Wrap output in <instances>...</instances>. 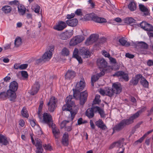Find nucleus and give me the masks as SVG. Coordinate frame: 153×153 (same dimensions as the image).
Wrapping results in <instances>:
<instances>
[{"instance_id":"obj_1","label":"nucleus","mask_w":153,"mask_h":153,"mask_svg":"<svg viewBox=\"0 0 153 153\" xmlns=\"http://www.w3.org/2000/svg\"><path fill=\"white\" fill-rule=\"evenodd\" d=\"M85 86V82L84 80H80L76 84L75 88L73 89L74 94L73 97L76 100L78 98L79 100V103L80 105H83L86 101L88 96L87 92L85 91L82 92V91Z\"/></svg>"},{"instance_id":"obj_2","label":"nucleus","mask_w":153,"mask_h":153,"mask_svg":"<svg viewBox=\"0 0 153 153\" xmlns=\"http://www.w3.org/2000/svg\"><path fill=\"white\" fill-rule=\"evenodd\" d=\"M73 97L72 95H69L65 99L66 104L62 107L63 111H69L71 114V119L72 120L75 115L77 113L78 109V107L75 105V103L72 100Z\"/></svg>"},{"instance_id":"obj_3","label":"nucleus","mask_w":153,"mask_h":153,"mask_svg":"<svg viewBox=\"0 0 153 153\" xmlns=\"http://www.w3.org/2000/svg\"><path fill=\"white\" fill-rule=\"evenodd\" d=\"M140 115L137 111L128 119L122 120L119 123L114 126L113 128V131H120L123 129L126 126L129 125L133 123L134 120L138 117Z\"/></svg>"},{"instance_id":"obj_4","label":"nucleus","mask_w":153,"mask_h":153,"mask_svg":"<svg viewBox=\"0 0 153 153\" xmlns=\"http://www.w3.org/2000/svg\"><path fill=\"white\" fill-rule=\"evenodd\" d=\"M54 47L53 45L48 47L45 53L43 55L41 59H39V63L43 61L45 62L49 60L52 57V52L54 50Z\"/></svg>"},{"instance_id":"obj_5","label":"nucleus","mask_w":153,"mask_h":153,"mask_svg":"<svg viewBox=\"0 0 153 153\" xmlns=\"http://www.w3.org/2000/svg\"><path fill=\"white\" fill-rule=\"evenodd\" d=\"M86 17H88V20L91 19L93 21L99 23L106 22L107 21L104 18L99 17L96 14L93 13L87 14Z\"/></svg>"},{"instance_id":"obj_6","label":"nucleus","mask_w":153,"mask_h":153,"mask_svg":"<svg viewBox=\"0 0 153 153\" xmlns=\"http://www.w3.org/2000/svg\"><path fill=\"white\" fill-rule=\"evenodd\" d=\"M84 37L81 35H77L72 38L69 42L70 45L74 46L81 42L84 39Z\"/></svg>"},{"instance_id":"obj_7","label":"nucleus","mask_w":153,"mask_h":153,"mask_svg":"<svg viewBox=\"0 0 153 153\" xmlns=\"http://www.w3.org/2000/svg\"><path fill=\"white\" fill-rule=\"evenodd\" d=\"M100 93L102 95H105L110 97H112L114 94V91L112 88L108 87L105 88L104 89H100Z\"/></svg>"},{"instance_id":"obj_8","label":"nucleus","mask_w":153,"mask_h":153,"mask_svg":"<svg viewBox=\"0 0 153 153\" xmlns=\"http://www.w3.org/2000/svg\"><path fill=\"white\" fill-rule=\"evenodd\" d=\"M133 44L135 48L138 51H141L142 49H147L148 47V44L142 41H137L133 43Z\"/></svg>"},{"instance_id":"obj_9","label":"nucleus","mask_w":153,"mask_h":153,"mask_svg":"<svg viewBox=\"0 0 153 153\" xmlns=\"http://www.w3.org/2000/svg\"><path fill=\"white\" fill-rule=\"evenodd\" d=\"M57 102V100L54 97H52L50 99L49 101L48 104L49 111L53 112L54 111Z\"/></svg>"},{"instance_id":"obj_10","label":"nucleus","mask_w":153,"mask_h":153,"mask_svg":"<svg viewBox=\"0 0 153 153\" xmlns=\"http://www.w3.org/2000/svg\"><path fill=\"white\" fill-rule=\"evenodd\" d=\"M73 34V31L72 30H67L61 33L60 37L62 40H67L70 38Z\"/></svg>"},{"instance_id":"obj_11","label":"nucleus","mask_w":153,"mask_h":153,"mask_svg":"<svg viewBox=\"0 0 153 153\" xmlns=\"http://www.w3.org/2000/svg\"><path fill=\"white\" fill-rule=\"evenodd\" d=\"M79 54L84 58H88L91 56V52L85 47H82L79 49Z\"/></svg>"},{"instance_id":"obj_12","label":"nucleus","mask_w":153,"mask_h":153,"mask_svg":"<svg viewBox=\"0 0 153 153\" xmlns=\"http://www.w3.org/2000/svg\"><path fill=\"white\" fill-rule=\"evenodd\" d=\"M99 38V35L97 34H93L87 39L85 43L87 45H90L95 42Z\"/></svg>"},{"instance_id":"obj_13","label":"nucleus","mask_w":153,"mask_h":153,"mask_svg":"<svg viewBox=\"0 0 153 153\" xmlns=\"http://www.w3.org/2000/svg\"><path fill=\"white\" fill-rule=\"evenodd\" d=\"M7 91V98H8L11 101L13 102H15L17 97L16 92L10 89L8 90Z\"/></svg>"},{"instance_id":"obj_14","label":"nucleus","mask_w":153,"mask_h":153,"mask_svg":"<svg viewBox=\"0 0 153 153\" xmlns=\"http://www.w3.org/2000/svg\"><path fill=\"white\" fill-rule=\"evenodd\" d=\"M113 76L121 77L126 82L128 81L129 80L128 74L123 71H118L117 72L113 75Z\"/></svg>"},{"instance_id":"obj_15","label":"nucleus","mask_w":153,"mask_h":153,"mask_svg":"<svg viewBox=\"0 0 153 153\" xmlns=\"http://www.w3.org/2000/svg\"><path fill=\"white\" fill-rule=\"evenodd\" d=\"M66 26V23L64 22L60 21L57 24L54 26L53 28L58 31H61L64 29Z\"/></svg>"},{"instance_id":"obj_16","label":"nucleus","mask_w":153,"mask_h":153,"mask_svg":"<svg viewBox=\"0 0 153 153\" xmlns=\"http://www.w3.org/2000/svg\"><path fill=\"white\" fill-rule=\"evenodd\" d=\"M112 88L114 91V94H119L122 90L121 85L118 82L114 83L112 85Z\"/></svg>"},{"instance_id":"obj_17","label":"nucleus","mask_w":153,"mask_h":153,"mask_svg":"<svg viewBox=\"0 0 153 153\" xmlns=\"http://www.w3.org/2000/svg\"><path fill=\"white\" fill-rule=\"evenodd\" d=\"M95 108V107H93L87 110L85 114L89 118H91L94 116V113L96 112V111L94 110Z\"/></svg>"},{"instance_id":"obj_18","label":"nucleus","mask_w":153,"mask_h":153,"mask_svg":"<svg viewBox=\"0 0 153 153\" xmlns=\"http://www.w3.org/2000/svg\"><path fill=\"white\" fill-rule=\"evenodd\" d=\"M124 141V139H122L117 142L113 143L110 146L109 148L112 149L115 147H119L120 148L122 147L123 148H124L123 147Z\"/></svg>"},{"instance_id":"obj_19","label":"nucleus","mask_w":153,"mask_h":153,"mask_svg":"<svg viewBox=\"0 0 153 153\" xmlns=\"http://www.w3.org/2000/svg\"><path fill=\"white\" fill-rule=\"evenodd\" d=\"M97 63L100 68H105L107 66V62L103 58H100L97 59Z\"/></svg>"},{"instance_id":"obj_20","label":"nucleus","mask_w":153,"mask_h":153,"mask_svg":"<svg viewBox=\"0 0 153 153\" xmlns=\"http://www.w3.org/2000/svg\"><path fill=\"white\" fill-rule=\"evenodd\" d=\"M75 76V72L72 70H68L65 75L66 79H73Z\"/></svg>"},{"instance_id":"obj_21","label":"nucleus","mask_w":153,"mask_h":153,"mask_svg":"<svg viewBox=\"0 0 153 153\" xmlns=\"http://www.w3.org/2000/svg\"><path fill=\"white\" fill-rule=\"evenodd\" d=\"M18 88V85L17 82L15 81H13L10 83L9 89L16 92L17 91Z\"/></svg>"},{"instance_id":"obj_22","label":"nucleus","mask_w":153,"mask_h":153,"mask_svg":"<svg viewBox=\"0 0 153 153\" xmlns=\"http://www.w3.org/2000/svg\"><path fill=\"white\" fill-rule=\"evenodd\" d=\"M0 143L2 145L6 146L9 143V140L5 136L0 134Z\"/></svg>"},{"instance_id":"obj_23","label":"nucleus","mask_w":153,"mask_h":153,"mask_svg":"<svg viewBox=\"0 0 153 153\" xmlns=\"http://www.w3.org/2000/svg\"><path fill=\"white\" fill-rule=\"evenodd\" d=\"M95 124L98 128L102 130H105L107 128L106 126L101 119H100L97 121L95 123Z\"/></svg>"},{"instance_id":"obj_24","label":"nucleus","mask_w":153,"mask_h":153,"mask_svg":"<svg viewBox=\"0 0 153 153\" xmlns=\"http://www.w3.org/2000/svg\"><path fill=\"white\" fill-rule=\"evenodd\" d=\"M78 22V20L76 19H69L66 21V24L72 27H74L76 25Z\"/></svg>"},{"instance_id":"obj_25","label":"nucleus","mask_w":153,"mask_h":153,"mask_svg":"<svg viewBox=\"0 0 153 153\" xmlns=\"http://www.w3.org/2000/svg\"><path fill=\"white\" fill-rule=\"evenodd\" d=\"M62 143L65 146H67L68 143V134L65 132L63 136Z\"/></svg>"},{"instance_id":"obj_26","label":"nucleus","mask_w":153,"mask_h":153,"mask_svg":"<svg viewBox=\"0 0 153 153\" xmlns=\"http://www.w3.org/2000/svg\"><path fill=\"white\" fill-rule=\"evenodd\" d=\"M43 121L46 123H49L51 122V116L48 114L46 113H44L43 115Z\"/></svg>"},{"instance_id":"obj_27","label":"nucleus","mask_w":153,"mask_h":153,"mask_svg":"<svg viewBox=\"0 0 153 153\" xmlns=\"http://www.w3.org/2000/svg\"><path fill=\"white\" fill-rule=\"evenodd\" d=\"M139 7L140 10L144 13V15L146 16L149 15V10L143 5L142 4H139Z\"/></svg>"},{"instance_id":"obj_28","label":"nucleus","mask_w":153,"mask_h":153,"mask_svg":"<svg viewBox=\"0 0 153 153\" xmlns=\"http://www.w3.org/2000/svg\"><path fill=\"white\" fill-rule=\"evenodd\" d=\"M104 74V72L102 71L100 73L97 74V75H93L91 76V81L93 82H95L99 79L100 77L103 75Z\"/></svg>"},{"instance_id":"obj_29","label":"nucleus","mask_w":153,"mask_h":153,"mask_svg":"<svg viewBox=\"0 0 153 153\" xmlns=\"http://www.w3.org/2000/svg\"><path fill=\"white\" fill-rule=\"evenodd\" d=\"M94 110L96 111V112L97 111L98 112L101 117L105 118V114L103 110L99 107L95 106V108H94Z\"/></svg>"},{"instance_id":"obj_30","label":"nucleus","mask_w":153,"mask_h":153,"mask_svg":"<svg viewBox=\"0 0 153 153\" xmlns=\"http://www.w3.org/2000/svg\"><path fill=\"white\" fill-rule=\"evenodd\" d=\"M18 11L22 15H23L25 13L26 8L25 7L21 4H19L18 6Z\"/></svg>"},{"instance_id":"obj_31","label":"nucleus","mask_w":153,"mask_h":153,"mask_svg":"<svg viewBox=\"0 0 153 153\" xmlns=\"http://www.w3.org/2000/svg\"><path fill=\"white\" fill-rule=\"evenodd\" d=\"M52 131L56 138L57 139L59 137L60 132L59 129L56 126L52 127Z\"/></svg>"},{"instance_id":"obj_32","label":"nucleus","mask_w":153,"mask_h":153,"mask_svg":"<svg viewBox=\"0 0 153 153\" xmlns=\"http://www.w3.org/2000/svg\"><path fill=\"white\" fill-rule=\"evenodd\" d=\"M12 8L9 6L6 5L1 8V10L5 13L7 14L10 13Z\"/></svg>"},{"instance_id":"obj_33","label":"nucleus","mask_w":153,"mask_h":153,"mask_svg":"<svg viewBox=\"0 0 153 153\" xmlns=\"http://www.w3.org/2000/svg\"><path fill=\"white\" fill-rule=\"evenodd\" d=\"M123 20L125 23L129 24L135 23L136 22L134 19L131 17L125 18Z\"/></svg>"},{"instance_id":"obj_34","label":"nucleus","mask_w":153,"mask_h":153,"mask_svg":"<svg viewBox=\"0 0 153 153\" xmlns=\"http://www.w3.org/2000/svg\"><path fill=\"white\" fill-rule=\"evenodd\" d=\"M119 42L123 46H128L130 45V43L127 42L124 38H122L120 39L119 40Z\"/></svg>"},{"instance_id":"obj_35","label":"nucleus","mask_w":153,"mask_h":153,"mask_svg":"<svg viewBox=\"0 0 153 153\" xmlns=\"http://www.w3.org/2000/svg\"><path fill=\"white\" fill-rule=\"evenodd\" d=\"M22 44V39L20 37L16 38L15 40L14 47H18Z\"/></svg>"},{"instance_id":"obj_36","label":"nucleus","mask_w":153,"mask_h":153,"mask_svg":"<svg viewBox=\"0 0 153 153\" xmlns=\"http://www.w3.org/2000/svg\"><path fill=\"white\" fill-rule=\"evenodd\" d=\"M38 91V85L37 84H35L33 88L32 91L31 92V95H34L36 94Z\"/></svg>"},{"instance_id":"obj_37","label":"nucleus","mask_w":153,"mask_h":153,"mask_svg":"<svg viewBox=\"0 0 153 153\" xmlns=\"http://www.w3.org/2000/svg\"><path fill=\"white\" fill-rule=\"evenodd\" d=\"M39 142H40L42 145V147L40 148L41 149L42 148V149H43L42 148L43 146L44 149L46 150L51 151L52 150V148L51 147V146L49 144L47 145L46 144H44L43 145H42V142L41 141H39Z\"/></svg>"},{"instance_id":"obj_38","label":"nucleus","mask_w":153,"mask_h":153,"mask_svg":"<svg viewBox=\"0 0 153 153\" xmlns=\"http://www.w3.org/2000/svg\"><path fill=\"white\" fill-rule=\"evenodd\" d=\"M128 7L130 10L134 11L136 8V4L134 2H131L128 5Z\"/></svg>"},{"instance_id":"obj_39","label":"nucleus","mask_w":153,"mask_h":153,"mask_svg":"<svg viewBox=\"0 0 153 153\" xmlns=\"http://www.w3.org/2000/svg\"><path fill=\"white\" fill-rule=\"evenodd\" d=\"M141 84L144 87L148 88V87L149 82L144 78L142 79Z\"/></svg>"},{"instance_id":"obj_40","label":"nucleus","mask_w":153,"mask_h":153,"mask_svg":"<svg viewBox=\"0 0 153 153\" xmlns=\"http://www.w3.org/2000/svg\"><path fill=\"white\" fill-rule=\"evenodd\" d=\"M100 96L99 95H96L95 97L94 100L93 101L94 104H97L100 103L101 100L100 99Z\"/></svg>"},{"instance_id":"obj_41","label":"nucleus","mask_w":153,"mask_h":153,"mask_svg":"<svg viewBox=\"0 0 153 153\" xmlns=\"http://www.w3.org/2000/svg\"><path fill=\"white\" fill-rule=\"evenodd\" d=\"M62 54L64 56H68L69 54V50L66 48H64L62 50Z\"/></svg>"},{"instance_id":"obj_42","label":"nucleus","mask_w":153,"mask_h":153,"mask_svg":"<svg viewBox=\"0 0 153 153\" xmlns=\"http://www.w3.org/2000/svg\"><path fill=\"white\" fill-rule=\"evenodd\" d=\"M22 115L24 117L27 118L28 117V114L27 113V111L25 107H24L21 111Z\"/></svg>"},{"instance_id":"obj_43","label":"nucleus","mask_w":153,"mask_h":153,"mask_svg":"<svg viewBox=\"0 0 153 153\" xmlns=\"http://www.w3.org/2000/svg\"><path fill=\"white\" fill-rule=\"evenodd\" d=\"M31 9L36 13H38V5L37 4H33L32 6Z\"/></svg>"},{"instance_id":"obj_44","label":"nucleus","mask_w":153,"mask_h":153,"mask_svg":"<svg viewBox=\"0 0 153 153\" xmlns=\"http://www.w3.org/2000/svg\"><path fill=\"white\" fill-rule=\"evenodd\" d=\"M7 98V91H4L0 93V98L4 100Z\"/></svg>"},{"instance_id":"obj_45","label":"nucleus","mask_w":153,"mask_h":153,"mask_svg":"<svg viewBox=\"0 0 153 153\" xmlns=\"http://www.w3.org/2000/svg\"><path fill=\"white\" fill-rule=\"evenodd\" d=\"M144 30L149 32L153 30V27L150 24L147 23Z\"/></svg>"},{"instance_id":"obj_46","label":"nucleus","mask_w":153,"mask_h":153,"mask_svg":"<svg viewBox=\"0 0 153 153\" xmlns=\"http://www.w3.org/2000/svg\"><path fill=\"white\" fill-rule=\"evenodd\" d=\"M44 105L43 101L42 100L40 101V104L39 106V114L40 112L41 111Z\"/></svg>"},{"instance_id":"obj_47","label":"nucleus","mask_w":153,"mask_h":153,"mask_svg":"<svg viewBox=\"0 0 153 153\" xmlns=\"http://www.w3.org/2000/svg\"><path fill=\"white\" fill-rule=\"evenodd\" d=\"M74 14L78 16H81L82 15V10L80 9H77L75 12Z\"/></svg>"},{"instance_id":"obj_48","label":"nucleus","mask_w":153,"mask_h":153,"mask_svg":"<svg viewBox=\"0 0 153 153\" xmlns=\"http://www.w3.org/2000/svg\"><path fill=\"white\" fill-rule=\"evenodd\" d=\"M78 53L79 54V50H78L77 48H75L74 51L73 57L74 58L78 56Z\"/></svg>"},{"instance_id":"obj_49","label":"nucleus","mask_w":153,"mask_h":153,"mask_svg":"<svg viewBox=\"0 0 153 153\" xmlns=\"http://www.w3.org/2000/svg\"><path fill=\"white\" fill-rule=\"evenodd\" d=\"M21 72V75L23 77L25 78H27L28 77V74L26 71H22Z\"/></svg>"},{"instance_id":"obj_50","label":"nucleus","mask_w":153,"mask_h":153,"mask_svg":"<svg viewBox=\"0 0 153 153\" xmlns=\"http://www.w3.org/2000/svg\"><path fill=\"white\" fill-rule=\"evenodd\" d=\"M138 81L135 78L132 79L130 81V83L133 85H136L138 83Z\"/></svg>"},{"instance_id":"obj_51","label":"nucleus","mask_w":153,"mask_h":153,"mask_svg":"<svg viewBox=\"0 0 153 153\" xmlns=\"http://www.w3.org/2000/svg\"><path fill=\"white\" fill-rule=\"evenodd\" d=\"M69 122V121L64 120L61 123V127L62 128L65 127L66 124Z\"/></svg>"},{"instance_id":"obj_52","label":"nucleus","mask_w":153,"mask_h":153,"mask_svg":"<svg viewBox=\"0 0 153 153\" xmlns=\"http://www.w3.org/2000/svg\"><path fill=\"white\" fill-rule=\"evenodd\" d=\"M28 65L27 64L20 65V69L24 70L27 68V67Z\"/></svg>"},{"instance_id":"obj_53","label":"nucleus","mask_w":153,"mask_h":153,"mask_svg":"<svg viewBox=\"0 0 153 153\" xmlns=\"http://www.w3.org/2000/svg\"><path fill=\"white\" fill-rule=\"evenodd\" d=\"M13 45V43H11L9 45L7 44L5 45L4 47V48L5 50H7L11 48L12 45Z\"/></svg>"},{"instance_id":"obj_54","label":"nucleus","mask_w":153,"mask_h":153,"mask_svg":"<svg viewBox=\"0 0 153 153\" xmlns=\"http://www.w3.org/2000/svg\"><path fill=\"white\" fill-rule=\"evenodd\" d=\"M146 109V107H142L140 110L138 111L137 112L140 115L141 114L142 112H144L145 111Z\"/></svg>"},{"instance_id":"obj_55","label":"nucleus","mask_w":153,"mask_h":153,"mask_svg":"<svg viewBox=\"0 0 153 153\" xmlns=\"http://www.w3.org/2000/svg\"><path fill=\"white\" fill-rule=\"evenodd\" d=\"M102 53V54L105 57H109L110 56L109 53L105 51H103Z\"/></svg>"},{"instance_id":"obj_56","label":"nucleus","mask_w":153,"mask_h":153,"mask_svg":"<svg viewBox=\"0 0 153 153\" xmlns=\"http://www.w3.org/2000/svg\"><path fill=\"white\" fill-rule=\"evenodd\" d=\"M147 23L146 22H142L140 23L139 25L141 28L144 30Z\"/></svg>"},{"instance_id":"obj_57","label":"nucleus","mask_w":153,"mask_h":153,"mask_svg":"<svg viewBox=\"0 0 153 153\" xmlns=\"http://www.w3.org/2000/svg\"><path fill=\"white\" fill-rule=\"evenodd\" d=\"M147 65L149 66L153 65V60L151 59H149L147 62Z\"/></svg>"},{"instance_id":"obj_58","label":"nucleus","mask_w":153,"mask_h":153,"mask_svg":"<svg viewBox=\"0 0 153 153\" xmlns=\"http://www.w3.org/2000/svg\"><path fill=\"white\" fill-rule=\"evenodd\" d=\"M77 123L78 125H80L82 123H85V121L83 122L82 119L80 117L79 118V119L78 120Z\"/></svg>"},{"instance_id":"obj_59","label":"nucleus","mask_w":153,"mask_h":153,"mask_svg":"<svg viewBox=\"0 0 153 153\" xmlns=\"http://www.w3.org/2000/svg\"><path fill=\"white\" fill-rule=\"evenodd\" d=\"M126 56L127 58L132 59L134 57V56L129 53H127L126 54Z\"/></svg>"},{"instance_id":"obj_60","label":"nucleus","mask_w":153,"mask_h":153,"mask_svg":"<svg viewBox=\"0 0 153 153\" xmlns=\"http://www.w3.org/2000/svg\"><path fill=\"white\" fill-rule=\"evenodd\" d=\"M144 140L143 138V137H142L140 138L139 140H137L135 142V144H137L138 143H141L143 140Z\"/></svg>"},{"instance_id":"obj_61","label":"nucleus","mask_w":153,"mask_h":153,"mask_svg":"<svg viewBox=\"0 0 153 153\" xmlns=\"http://www.w3.org/2000/svg\"><path fill=\"white\" fill-rule=\"evenodd\" d=\"M144 140L143 138V137H142L140 138L139 140H137L135 142V144H137L138 143H141L143 140Z\"/></svg>"},{"instance_id":"obj_62","label":"nucleus","mask_w":153,"mask_h":153,"mask_svg":"<svg viewBox=\"0 0 153 153\" xmlns=\"http://www.w3.org/2000/svg\"><path fill=\"white\" fill-rule=\"evenodd\" d=\"M75 16V14L74 13H71V14H68L67 16V19H70L73 18Z\"/></svg>"},{"instance_id":"obj_63","label":"nucleus","mask_w":153,"mask_h":153,"mask_svg":"<svg viewBox=\"0 0 153 153\" xmlns=\"http://www.w3.org/2000/svg\"><path fill=\"white\" fill-rule=\"evenodd\" d=\"M74 58H76L77 61H78L79 63H82V60L81 57L79 56V55L76 56V57H74Z\"/></svg>"},{"instance_id":"obj_64","label":"nucleus","mask_w":153,"mask_h":153,"mask_svg":"<svg viewBox=\"0 0 153 153\" xmlns=\"http://www.w3.org/2000/svg\"><path fill=\"white\" fill-rule=\"evenodd\" d=\"M147 34L150 38L153 37V30H152L148 32Z\"/></svg>"}]
</instances>
